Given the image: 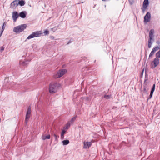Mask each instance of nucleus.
I'll return each mask as SVG.
<instances>
[{"instance_id": "obj_1", "label": "nucleus", "mask_w": 160, "mask_h": 160, "mask_svg": "<svg viewBox=\"0 0 160 160\" xmlns=\"http://www.w3.org/2000/svg\"><path fill=\"white\" fill-rule=\"evenodd\" d=\"M60 85L57 83H51L50 84L49 92L51 93L56 92Z\"/></svg>"}, {"instance_id": "obj_2", "label": "nucleus", "mask_w": 160, "mask_h": 160, "mask_svg": "<svg viewBox=\"0 0 160 160\" xmlns=\"http://www.w3.org/2000/svg\"><path fill=\"white\" fill-rule=\"evenodd\" d=\"M27 27L26 24H22L14 27L13 31L17 33H19L23 31Z\"/></svg>"}, {"instance_id": "obj_3", "label": "nucleus", "mask_w": 160, "mask_h": 160, "mask_svg": "<svg viewBox=\"0 0 160 160\" xmlns=\"http://www.w3.org/2000/svg\"><path fill=\"white\" fill-rule=\"evenodd\" d=\"M42 33L41 31L34 32L29 36L27 38V39H30L34 38L40 37Z\"/></svg>"}, {"instance_id": "obj_4", "label": "nucleus", "mask_w": 160, "mask_h": 160, "mask_svg": "<svg viewBox=\"0 0 160 160\" xmlns=\"http://www.w3.org/2000/svg\"><path fill=\"white\" fill-rule=\"evenodd\" d=\"M67 72V70L66 69L60 70L54 74V77L55 78H59L63 76Z\"/></svg>"}, {"instance_id": "obj_5", "label": "nucleus", "mask_w": 160, "mask_h": 160, "mask_svg": "<svg viewBox=\"0 0 160 160\" xmlns=\"http://www.w3.org/2000/svg\"><path fill=\"white\" fill-rule=\"evenodd\" d=\"M159 64V59L158 57L155 58L153 62L152 63V68H154L156 67Z\"/></svg>"}, {"instance_id": "obj_6", "label": "nucleus", "mask_w": 160, "mask_h": 160, "mask_svg": "<svg viewBox=\"0 0 160 160\" xmlns=\"http://www.w3.org/2000/svg\"><path fill=\"white\" fill-rule=\"evenodd\" d=\"M159 49H160V47L157 46L154 47L149 55V58H150L154 55V53Z\"/></svg>"}, {"instance_id": "obj_7", "label": "nucleus", "mask_w": 160, "mask_h": 160, "mask_svg": "<svg viewBox=\"0 0 160 160\" xmlns=\"http://www.w3.org/2000/svg\"><path fill=\"white\" fill-rule=\"evenodd\" d=\"M148 5L149 2L148 0H144L143 2V6L142 8V10L143 12L145 11Z\"/></svg>"}, {"instance_id": "obj_8", "label": "nucleus", "mask_w": 160, "mask_h": 160, "mask_svg": "<svg viewBox=\"0 0 160 160\" xmlns=\"http://www.w3.org/2000/svg\"><path fill=\"white\" fill-rule=\"evenodd\" d=\"M31 113V108H29L28 110V111L27 112L26 115V118L25 119V123L26 124H27L28 119L30 117V114Z\"/></svg>"}, {"instance_id": "obj_9", "label": "nucleus", "mask_w": 160, "mask_h": 160, "mask_svg": "<svg viewBox=\"0 0 160 160\" xmlns=\"http://www.w3.org/2000/svg\"><path fill=\"white\" fill-rule=\"evenodd\" d=\"M151 14L149 12H147L146 14L144 17V22L145 23H147L149 22L150 20Z\"/></svg>"}, {"instance_id": "obj_10", "label": "nucleus", "mask_w": 160, "mask_h": 160, "mask_svg": "<svg viewBox=\"0 0 160 160\" xmlns=\"http://www.w3.org/2000/svg\"><path fill=\"white\" fill-rule=\"evenodd\" d=\"M19 0H15L13 1L10 4V7L12 8H15L18 6V1Z\"/></svg>"}, {"instance_id": "obj_11", "label": "nucleus", "mask_w": 160, "mask_h": 160, "mask_svg": "<svg viewBox=\"0 0 160 160\" xmlns=\"http://www.w3.org/2000/svg\"><path fill=\"white\" fill-rule=\"evenodd\" d=\"M19 15L17 12L15 11L12 12V18L14 22H15L18 17Z\"/></svg>"}, {"instance_id": "obj_12", "label": "nucleus", "mask_w": 160, "mask_h": 160, "mask_svg": "<svg viewBox=\"0 0 160 160\" xmlns=\"http://www.w3.org/2000/svg\"><path fill=\"white\" fill-rule=\"evenodd\" d=\"M31 59H29L27 61H20L19 62V64L20 65H22L23 66H25L27 65L28 64V62H30Z\"/></svg>"}, {"instance_id": "obj_13", "label": "nucleus", "mask_w": 160, "mask_h": 160, "mask_svg": "<svg viewBox=\"0 0 160 160\" xmlns=\"http://www.w3.org/2000/svg\"><path fill=\"white\" fill-rule=\"evenodd\" d=\"M91 142H84L83 148H88L91 146Z\"/></svg>"}, {"instance_id": "obj_14", "label": "nucleus", "mask_w": 160, "mask_h": 160, "mask_svg": "<svg viewBox=\"0 0 160 160\" xmlns=\"http://www.w3.org/2000/svg\"><path fill=\"white\" fill-rule=\"evenodd\" d=\"M154 33V31L153 29H151L149 33V38L150 39H153V34Z\"/></svg>"}, {"instance_id": "obj_15", "label": "nucleus", "mask_w": 160, "mask_h": 160, "mask_svg": "<svg viewBox=\"0 0 160 160\" xmlns=\"http://www.w3.org/2000/svg\"><path fill=\"white\" fill-rule=\"evenodd\" d=\"M155 84H154L153 85V86L152 87V89L150 92V98H151L152 96V95L154 91L155 90Z\"/></svg>"}, {"instance_id": "obj_16", "label": "nucleus", "mask_w": 160, "mask_h": 160, "mask_svg": "<svg viewBox=\"0 0 160 160\" xmlns=\"http://www.w3.org/2000/svg\"><path fill=\"white\" fill-rule=\"evenodd\" d=\"M153 40V39H150L149 38L148 41V46L149 48H150L151 47L152 42Z\"/></svg>"}, {"instance_id": "obj_17", "label": "nucleus", "mask_w": 160, "mask_h": 160, "mask_svg": "<svg viewBox=\"0 0 160 160\" xmlns=\"http://www.w3.org/2000/svg\"><path fill=\"white\" fill-rule=\"evenodd\" d=\"M50 135L49 134L47 135H43L42 136V138L43 140H45L46 139H49L50 138Z\"/></svg>"}, {"instance_id": "obj_18", "label": "nucleus", "mask_w": 160, "mask_h": 160, "mask_svg": "<svg viewBox=\"0 0 160 160\" xmlns=\"http://www.w3.org/2000/svg\"><path fill=\"white\" fill-rule=\"evenodd\" d=\"M67 130L65 129H63V130H62L61 135V138L63 139L64 138V135L66 132Z\"/></svg>"}, {"instance_id": "obj_19", "label": "nucleus", "mask_w": 160, "mask_h": 160, "mask_svg": "<svg viewBox=\"0 0 160 160\" xmlns=\"http://www.w3.org/2000/svg\"><path fill=\"white\" fill-rule=\"evenodd\" d=\"M19 16L22 18H24L26 17V15L24 12H22L19 13Z\"/></svg>"}, {"instance_id": "obj_20", "label": "nucleus", "mask_w": 160, "mask_h": 160, "mask_svg": "<svg viewBox=\"0 0 160 160\" xmlns=\"http://www.w3.org/2000/svg\"><path fill=\"white\" fill-rule=\"evenodd\" d=\"M69 143V141L68 140H65L62 141V143L63 145H67Z\"/></svg>"}, {"instance_id": "obj_21", "label": "nucleus", "mask_w": 160, "mask_h": 160, "mask_svg": "<svg viewBox=\"0 0 160 160\" xmlns=\"http://www.w3.org/2000/svg\"><path fill=\"white\" fill-rule=\"evenodd\" d=\"M18 5L19 4L21 6H24L25 4V2L23 0H22L19 1H18Z\"/></svg>"}, {"instance_id": "obj_22", "label": "nucleus", "mask_w": 160, "mask_h": 160, "mask_svg": "<svg viewBox=\"0 0 160 160\" xmlns=\"http://www.w3.org/2000/svg\"><path fill=\"white\" fill-rule=\"evenodd\" d=\"M70 122H68L66 126L63 128V129H65L67 130L68 128L70 127Z\"/></svg>"}, {"instance_id": "obj_23", "label": "nucleus", "mask_w": 160, "mask_h": 160, "mask_svg": "<svg viewBox=\"0 0 160 160\" xmlns=\"http://www.w3.org/2000/svg\"><path fill=\"white\" fill-rule=\"evenodd\" d=\"M6 26V23L5 22H4L3 24V25L2 27V30H1V31L3 32L5 29V27Z\"/></svg>"}, {"instance_id": "obj_24", "label": "nucleus", "mask_w": 160, "mask_h": 160, "mask_svg": "<svg viewBox=\"0 0 160 160\" xmlns=\"http://www.w3.org/2000/svg\"><path fill=\"white\" fill-rule=\"evenodd\" d=\"M156 57L158 58H160V50L158 51L156 54Z\"/></svg>"}, {"instance_id": "obj_25", "label": "nucleus", "mask_w": 160, "mask_h": 160, "mask_svg": "<svg viewBox=\"0 0 160 160\" xmlns=\"http://www.w3.org/2000/svg\"><path fill=\"white\" fill-rule=\"evenodd\" d=\"M76 116H75L73 118H72L71 121H70V122H71V123H72L76 119Z\"/></svg>"}, {"instance_id": "obj_26", "label": "nucleus", "mask_w": 160, "mask_h": 160, "mask_svg": "<svg viewBox=\"0 0 160 160\" xmlns=\"http://www.w3.org/2000/svg\"><path fill=\"white\" fill-rule=\"evenodd\" d=\"M142 94H147V90L146 88H143V90L142 91Z\"/></svg>"}, {"instance_id": "obj_27", "label": "nucleus", "mask_w": 160, "mask_h": 160, "mask_svg": "<svg viewBox=\"0 0 160 160\" xmlns=\"http://www.w3.org/2000/svg\"><path fill=\"white\" fill-rule=\"evenodd\" d=\"M104 97L105 98L108 99L110 98V96L109 95H105Z\"/></svg>"}, {"instance_id": "obj_28", "label": "nucleus", "mask_w": 160, "mask_h": 160, "mask_svg": "<svg viewBox=\"0 0 160 160\" xmlns=\"http://www.w3.org/2000/svg\"><path fill=\"white\" fill-rule=\"evenodd\" d=\"M44 33L45 35L48 34L49 33V32L48 30H45L44 31Z\"/></svg>"}, {"instance_id": "obj_29", "label": "nucleus", "mask_w": 160, "mask_h": 160, "mask_svg": "<svg viewBox=\"0 0 160 160\" xmlns=\"http://www.w3.org/2000/svg\"><path fill=\"white\" fill-rule=\"evenodd\" d=\"M54 136L56 139L57 138H58L59 137L58 136H57L55 134H54Z\"/></svg>"}, {"instance_id": "obj_30", "label": "nucleus", "mask_w": 160, "mask_h": 160, "mask_svg": "<svg viewBox=\"0 0 160 160\" xmlns=\"http://www.w3.org/2000/svg\"><path fill=\"white\" fill-rule=\"evenodd\" d=\"M129 0V2H130V3L131 4H132L133 2H134V1L133 0Z\"/></svg>"}, {"instance_id": "obj_31", "label": "nucleus", "mask_w": 160, "mask_h": 160, "mask_svg": "<svg viewBox=\"0 0 160 160\" xmlns=\"http://www.w3.org/2000/svg\"><path fill=\"white\" fill-rule=\"evenodd\" d=\"M3 33V32H2V31H1L0 32V37L1 36L2 34V33Z\"/></svg>"}, {"instance_id": "obj_32", "label": "nucleus", "mask_w": 160, "mask_h": 160, "mask_svg": "<svg viewBox=\"0 0 160 160\" xmlns=\"http://www.w3.org/2000/svg\"><path fill=\"white\" fill-rule=\"evenodd\" d=\"M4 49V48L3 47H2V48H1V50H2V51Z\"/></svg>"}, {"instance_id": "obj_33", "label": "nucleus", "mask_w": 160, "mask_h": 160, "mask_svg": "<svg viewBox=\"0 0 160 160\" xmlns=\"http://www.w3.org/2000/svg\"><path fill=\"white\" fill-rule=\"evenodd\" d=\"M157 43L158 44H159L160 43V42L158 41V42H157Z\"/></svg>"}, {"instance_id": "obj_34", "label": "nucleus", "mask_w": 160, "mask_h": 160, "mask_svg": "<svg viewBox=\"0 0 160 160\" xmlns=\"http://www.w3.org/2000/svg\"><path fill=\"white\" fill-rule=\"evenodd\" d=\"M143 70L142 71V74H143Z\"/></svg>"}]
</instances>
